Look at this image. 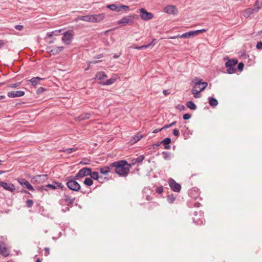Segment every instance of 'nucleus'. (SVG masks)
I'll use <instances>...</instances> for the list:
<instances>
[{
	"label": "nucleus",
	"instance_id": "1",
	"mask_svg": "<svg viewBox=\"0 0 262 262\" xmlns=\"http://www.w3.org/2000/svg\"><path fill=\"white\" fill-rule=\"evenodd\" d=\"M111 166L115 168L116 173L122 176H127L130 168V165L125 160H120L112 163Z\"/></svg>",
	"mask_w": 262,
	"mask_h": 262
},
{
	"label": "nucleus",
	"instance_id": "2",
	"mask_svg": "<svg viewBox=\"0 0 262 262\" xmlns=\"http://www.w3.org/2000/svg\"><path fill=\"white\" fill-rule=\"evenodd\" d=\"M193 82L194 85L191 90V92L194 95V97L195 98H199L200 95L199 94L206 89L208 83L206 82H202V79L197 77L193 79Z\"/></svg>",
	"mask_w": 262,
	"mask_h": 262
},
{
	"label": "nucleus",
	"instance_id": "3",
	"mask_svg": "<svg viewBox=\"0 0 262 262\" xmlns=\"http://www.w3.org/2000/svg\"><path fill=\"white\" fill-rule=\"evenodd\" d=\"M104 18V14L100 13L98 14L87 15L85 16L79 15L77 19L88 22L98 23L102 21Z\"/></svg>",
	"mask_w": 262,
	"mask_h": 262
},
{
	"label": "nucleus",
	"instance_id": "4",
	"mask_svg": "<svg viewBox=\"0 0 262 262\" xmlns=\"http://www.w3.org/2000/svg\"><path fill=\"white\" fill-rule=\"evenodd\" d=\"M78 179H75V176H71L67 178L66 185L68 188L74 191H79L80 190V184L75 181Z\"/></svg>",
	"mask_w": 262,
	"mask_h": 262
},
{
	"label": "nucleus",
	"instance_id": "5",
	"mask_svg": "<svg viewBox=\"0 0 262 262\" xmlns=\"http://www.w3.org/2000/svg\"><path fill=\"white\" fill-rule=\"evenodd\" d=\"M238 63L236 59H228L225 63V67L227 69V71L228 74H233L236 71L234 66Z\"/></svg>",
	"mask_w": 262,
	"mask_h": 262
},
{
	"label": "nucleus",
	"instance_id": "6",
	"mask_svg": "<svg viewBox=\"0 0 262 262\" xmlns=\"http://www.w3.org/2000/svg\"><path fill=\"white\" fill-rule=\"evenodd\" d=\"M91 172V168L84 167L81 168L75 176V179H79L88 176H90Z\"/></svg>",
	"mask_w": 262,
	"mask_h": 262
},
{
	"label": "nucleus",
	"instance_id": "7",
	"mask_svg": "<svg viewBox=\"0 0 262 262\" xmlns=\"http://www.w3.org/2000/svg\"><path fill=\"white\" fill-rule=\"evenodd\" d=\"M169 187L172 191L176 192H180L181 190V186L177 183L173 179L170 178L168 180Z\"/></svg>",
	"mask_w": 262,
	"mask_h": 262
},
{
	"label": "nucleus",
	"instance_id": "8",
	"mask_svg": "<svg viewBox=\"0 0 262 262\" xmlns=\"http://www.w3.org/2000/svg\"><path fill=\"white\" fill-rule=\"evenodd\" d=\"M73 38V35L72 33L67 31L63 33V36L61 40L66 45H70L71 43L72 40Z\"/></svg>",
	"mask_w": 262,
	"mask_h": 262
},
{
	"label": "nucleus",
	"instance_id": "9",
	"mask_svg": "<svg viewBox=\"0 0 262 262\" xmlns=\"http://www.w3.org/2000/svg\"><path fill=\"white\" fill-rule=\"evenodd\" d=\"M64 49L63 46L60 47H48L47 50L51 55H56L61 52Z\"/></svg>",
	"mask_w": 262,
	"mask_h": 262
},
{
	"label": "nucleus",
	"instance_id": "10",
	"mask_svg": "<svg viewBox=\"0 0 262 262\" xmlns=\"http://www.w3.org/2000/svg\"><path fill=\"white\" fill-rule=\"evenodd\" d=\"M140 17L144 20H148L153 18V14L148 12L145 9L141 8L140 10Z\"/></svg>",
	"mask_w": 262,
	"mask_h": 262
},
{
	"label": "nucleus",
	"instance_id": "11",
	"mask_svg": "<svg viewBox=\"0 0 262 262\" xmlns=\"http://www.w3.org/2000/svg\"><path fill=\"white\" fill-rule=\"evenodd\" d=\"M18 183L24 187L27 188L30 191H34V189L28 181L25 179L19 178L17 179Z\"/></svg>",
	"mask_w": 262,
	"mask_h": 262
},
{
	"label": "nucleus",
	"instance_id": "12",
	"mask_svg": "<svg viewBox=\"0 0 262 262\" xmlns=\"http://www.w3.org/2000/svg\"><path fill=\"white\" fill-rule=\"evenodd\" d=\"M261 8V6L257 7V9L249 8L245 9L243 12V15L246 18H248L250 15L254 12H257L259 9Z\"/></svg>",
	"mask_w": 262,
	"mask_h": 262
},
{
	"label": "nucleus",
	"instance_id": "13",
	"mask_svg": "<svg viewBox=\"0 0 262 262\" xmlns=\"http://www.w3.org/2000/svg\"><path fill=\"white\" fill-rule=\"evenodd\" d=\"M134 20L127 17H124L117 21V24L118 25H132L134 24Z\"/></svg>",
	"mask_w": 262,
	"mask_h": 262
},
{
	"label": "nucleus",
	"instance_id": "14",
	"mask_svg": "<svg viewBox=\"0 0 262 262\" xmlns=\"http://www.w3.org/2000/svg\"><path fill=\"white\" fill-rule=\"evenodd\" d=\"M24 95L25 92L22 91H11L7 93V96L10 98L21 97Z\"/></svg>",
	"mask_w": 262,
	"mask_h": 262
},
{
	"label": "nucleus",
	"instance_id": "15",
	"mask_svg": "<svg viewBox=\"0 0 262 262\" xmlns=\"http://www.w3.org/2000/svg\"><path fill=\"white\" fill-rule=\"evenodd\" d=\"M164 11L168 14H175L177 12V9L174 6H167L164 9Z\"/></svg>",
	"mask_w": 262,
	"mask_h": 262
},
{
	"label": "nucleus",
	"instance_id": "16",
	"mask_svg": "<svg viewBox=\"0 0 262 262\" xmlns=\"http://www.w3.org/2000/svg\"><path fill=\"white\" fill-rule=\"evenodd\" d=\"M45 79V78H40L39 77H33L28 81L31 83V85L34 87H35L37 85L40 84V81Z\"/></svg>",
	"mask_w": 262,
	"mask_h": 262
},
{
	"label": "nucleus",
	"instance_id": "17",
	"mask_svg": "<svg viewBox=\"0 0 262 262\" xmlns=\"http://www.w3.org/2000/svg\"><path fill=\"white\" fill-rule=\"evenodd\" d=\"M63 197V200L66 203H67V206L71 207L75 201V199L71 198L69 195L67 194H64Z\"/></svg>",
	"mask_w": 262,
	"mask_h": 262
},
{
	"label": "nucleus",
	"instance_id": "18",
	"mask_svg": "<svg viewBox=\"0 0 262 262\" xmlns=\"http://www.w3.org/2000/svg\"><path fill=\"white\" fill-rule=\"evenodd\" d=\"M156 39L154 38L152 40L151 42H150L149 43L146 45H143V46H137V47H135L134 48L136 49H137V50H143V49L148 48L151 46H152V47L156 45Z\"/></svg>",
	"mask_w": 262,
	"mask_h": 262
},
{
	"label": "nucleus",
	"instance_id": "19",
	"mask_svg": "<svg viewBox=\"0 0 262 262\" xmlns=\"http://www.w3.org/2000/svg\"><path fill=\"white\" fill-rule=\"evenodd\" d=\"M2 187L6 190L9 191L10 192H13L15 190V186L11 183H6L4 182L3 186H2Z\"/></svg>",
	"mask_w": 262,
	"mask_h": 262
},
{
	"label": "nucleus",
	"instance_id": "20",
	"mask_svg": "<svg viewBox=\"0 0 262 262\" xmlns=\"http://www.w3.org/2000/svg\"><path fill=\"white\" fill-rule=\"evenodd\" d=\"M189 194L190 197L193 198L194 199H196L200 196V193L198 190L196 188H193L191 189L189 191Z\"/></svg>",
	"mask_w": 262,
	"mask_h": 262
},
{
	"label": "nucleus",
	"instance_id": "21",
	"mask_svg": "<svg viewBox=\"0 0 262 262\" xmlns=\"http://www.w3.org/2000/svg\"><path fill=\"white\" fill-rule=\"evenodd\" d=\"M171 142V139L169 138H166L162 141L160 142V143L163 144L164 146V148L169 149L170 147L169 144Z\"/></svg>",
	"mask_w": 262,
	"mask_h": 262
},
{
	"label": "nucleus",
	"instance_id": "22",
	"mask_svg": "<svg viewBox=\"0 0 262 262\" xmlns=\"http://www.w3.org/2000/svg\"><path fill=\"white\" fill-rule=\"evenodd\" d=\"M91 117V114L88 113H83L82 114L80 115L79 116H78L75 118L76 120L78 121H82L88 119Z\"/></svg>",
	"mask_w": 262,
	"mask_h": 262
},
{
	"label": "nucleus",
	"instance_id": "23",
	"mask_svg": "<svg viewBox=\"0 0 262 262\" xmlns=\"http://www.w3.org/2000/svg\"><path fill=\"white\" fill-rule=\"evenodd\" d=\"M47 174L38 175L34 177V179L36 182L42 183L47 180Z\"/></svg>",
	"mask_w": 262,
	"mask_h": 262
},
{
	"label": "nucleus",
	"instance_id": "24",
	"mask_svg": "<svg viewBox=\"0 0 262 262\" xmlns=\"http://www.w3.org/2000/svg\"><path fill=\"white\" fill-rule=\"evenodd\" d=\"M144 158L145 157L144 155H140L137 158L132 159L129 165H130L131 166L132 165L136 164L137 163H140L142 162V161L144 159Z\"/></svg>",
	"mask_w": 262,
	"mask_h": 262
},
{
	"label": "nucleus",
	"instance_id": "25",
	"mask_svg": "<svg viewBox=\"0 0 262 262\" xmlns=\"http://www.w3.org/2000/svg\"><path fill=\"white\" fill-rule=\"evenodd\" d=\"M0 253L4 257H7L9 255V251L6 246L0 245Z\"/></svg>",
	"mask_w": 262,
	"mask_h": 262
},
{
	"label": "nucleus",
	"instance_id": "26",
	"mask_svg": "<svg viewBox=\"0 0 262 262\" xmlns=\"http://www.w3.org/2000/svg\"><path fill=\"white\" fill-rule=\"evenodd\" d=\"M107 77V75L104 72L101 71L97 73L94 77V79L102 80Z\"/></svg>",
	"mask_w": 262,
	"mask_h": 262
},
{
	"label": "nucleus",
	"instance_id": "27",
	"mask_svg": "<svg viewBox=\"0 0 262 262\" xmlns=\"http://www.w3.org/2000/svg\"><path fill=\"white\" fill-rule=\"evenodd\" d=\"M90 178L95 180L103 179V177L100 176L99 173L96 171H92L91 170V172H90Z\"/></svg>",
	"mask_w": 262,
	"mask_h": 262
},
{
	"label": "nucleus",
	"instance_id": "28",
	"mask_svg": "<svg viewBox=\"0 0 262 262\" xmlns=\"http://www.w3.org/2000/svg\"><path fill=\"white\" fill-rule=\"evenodd\" d=\"M111 164L109 166H104L100 169V172L103 174H106L111 171Z\"/></svg>",
	"mask_w": 262,
	"mask_h": 262
},
{
	"label": "nucleus",
	"instance_id": "29",
	"mask_svg": "<svg viewBox=\"0 0 262 262\" xmlns=\"http://www.w3.org/2000/svg\"><path fill=\"white\" fill-rule=\"evenodd\" d=\"M208 99L210 106L215 107L218 104V101L215 98L213 97H209Z\"/></svg>",
	"mask_w": 262,
	"mask_h": 262
},
{
	"label": "nucleus",
	"instance_id": "30",
	"mask_svg": "<svg viewBox=\"0 0 262 262\" xmlns=\"http://www.w3.org/2000/svg\"><path fill=\"white\" fill-rule=\"evenodd\" d=\"M83 183L87 186H91L93 184V181L91 178H86L84 180Z\"/></svg>",
	"mask_w": 262,
	"mask_h": 262
},
{
	"label": "nucleus",
	"instance_id": "31",
	"mask_svg": "<svg viewBox=\"0 0 262 262\" xmlns=\"http://www.w3.org/2000/svg\"><path fill=\"white\" fill-rule=\"evenodd\" d=\"M186 106L191 110H195L196 109V105L192 101H188L186 103Z\"/></svg>",
	"mask_w": 262,
	"mask_h": 262
},
{
	"label": "nucleus",
	"instance_id": "32",
	"mask_svg": "<svg viewBox=\"0 0 262 262\" xmlns=\"http://www.w3.org/2000/svg\"><path fill=\"white\" fill-rule=\"evenodd\" d=\"M115 81H116V79L112 78H110V79L107 80L105 82H101V84H102L104 85H111V84L114 83L115 82Z\"/></svg>",
	"mask_w": 262,
	"mask_h": 262
},
{
	"label": "nucleus",
	"instance_id": "33",
	"mask_svg": "<svg viewBox=\"0 0 262 262\" xmlns=\"http://www.w3.org/2000/svg\"><path fill=\"white\" fill-rule=\"evenodd\" d=\"M176 200V197L173 194L167 195V200L169 203H172Z\"/></svg>",
	"mask_w": 262,
	"mask_h": 262
},
{
	"label": "nucleus",
	"instance_id": "34",
	"mask_svg": "<svg viewBox=\"0 0 262 262\" xmlns=\"http://www.w3.org/2000/svg\"><path fill=\"white\" fill-rule=\"evenodd\" d=\"M200 204L198 202H193V201H190L189 202V207H199Z\"/></svg>",
	"mask_w": 262,
	"mask_h": 262
},
{
	"label": "nucleus",
	"instance_id": "35",
	"mask_svg": "<svg viewBox=\"0 0 262 262\" xmlns=\"http://www.w3.org/2000/svg\"><path fill=\"white\" fill-rule=\"evenodd\" d=\"M162 154L163 156V158L165 160H168L170 158V152L168 151H163Z\"/></svg>",
	"mask_w": 262,
	"mask_h": 262
},
{
	"label": "nucleus",
	"instance_id": "36",
	"mask_svg": "<svg viewBox=\"0 0 262 262\" xmlns=\"http://www.w3.org/2000/svg\"><path fill=\"white\" fill-rule=\"evenodd\" d=\"M76 150L77 148H69L66 149L65 150H63V151L69 154L72 153V152L75 151Z\"/></svg>",
	"mask_w": 262,
	"mask_h": 262
},
{
	"label": "nucleus",
	"instance_id": "37",
	"mask_svg": "<svg viewBox=\"0 0 262 262\" xmlns=\"http://www.w3.org/2000/svg\"><path fill=\"white\" fill-rule=\"evenodd\" d=\"M163 187L162 186L157 187L156 188V192L158 194H161L163 192Z\"/></svg>",
	"mask_w": 262,
	"mask_h": 262
},
{
	"label": "nucleus",
	"instance_id": "38",
	"mask_svg": "<svg viewBox=\"0 0 262 262\" xmlns=\"http://www.w3.org/2000/svg\"><path fill=\"white\" fill-rule=\"evenodd\" d=\"M46 187H47V190H48V188H50V189H57V186L54 183V182H53V184H47V185H46Z\"/></svg>",
	"mask_w": 262,
	"mask_h": 262
},
{
	"label": "nucleus",
	"instance_id": "39",
	"mask_svg": "<svg viewBox=\"0 0 262 262\" xmlns=\"http://www.w3.org/2000/svg\"><path fill=\"white\" fill-rule=\"evenodd\" d=\"M20 84H21V82H16L15 83H14V84H9L8 85V87L11 88H15L18 87Z\"/></svg>",
	"mask_w": 262,
	"mask_h": 262
},
{
	"label": "nucleus",
	"instance_id": "40",
	"mask_svg": "<svg viewBox=\"0 0 262 262\" xmlns=\"http://www.w3.org/2000/svg\"><path fill=\"white\" fill-rule=\"evenodd\" d=\"M26 205L28 207H31L33 205V201L32 200L28 199L26 201Z\"/></svg>",
	"mask_w": 262,
	"mask_h": 262
},
{
	"label": "nucleus",
	"instance_id": "41",
	"mask_svg": "<svg viewBox=\"0 0 262 262\" xmlns=\"http://www.w3.org/2000/svg\"><path fill=\"white\" fill-rule=\"evenodd\" d=\"M46 91V89L43 88V87H40L39 88L37 91H36V93L37 94H41L43 92H44L45 91Z\"/></svg>",
	"mask_w": 262,
	"mask_h": 262
},
{
	"label": "nucleus",
	"instance_id": "42",
	"mask_svg": "<svg viewBox=\"0 0 262 262\" xmlns=\"http://www.w3.org/2000/svg\"><path fill=\"white\" fill-rule=\"evenodd\" d=\"M54 183L55 184V185L57 186V188H59L61 189H62L63 188V185L61 183L57 182H54Z\"/></svg>",
	"mask_w": 262,
	"mask_h": 262
},
{
	"label": "nucleus",
	"instance_id": "43",
	"mask_svg": "<svg viewBox=\"0 0 262 262\" xmlns=\"http://www.w3.org/2000/svg\"><path fill=\"white\" fill-rule=\"evenodd\" d=\"M244 67V64L243 62H240L238 63L237 66V69L240 71H242L243 70Z\"/></svg>",
	"mask_w": 262,
	"mask_h": 262
},
{
	"label": "nucleus",
	"instance_id": "44",
	"mask_svg": "<svg viewBox=\"0 0 262 262\" xmlns=\"http://www.w3.org/2000/svg\"><path fill=\"white\" fill-rule=\"evenodd\" d=\"M191 117V115L189 114H185L183 116V118L184 120H188Z\"/></svg>",
	"mask_w": 262,
	"mask_h": 262
},
{
	"label": "nucleus",
	"instance_id": "45",
	"mask_svg": "<svg viewBox=\"0 0 262 262\" xmlns=\"http://www.w3.org/2000/svg\"><path fill=\"white\" fill-rule=\"evenodd\" d=\"M173 134L174 136H175L177 137H178L180 135L179 130V129L175 128L173 129Z\"/></svg>",
	"mask_w": 262,
	"mask_h": 262
},
{
	"label": "nucleus",
	"instance_id": "46",
	"mask_svg": "<svg viewBox=\"0 0 262 262\" xmlns=\"http://www.w3.org/2000/svg\"><path fill=\"white\" fill-rule=\"evenodd\" d=\"M116 6L117 5H115V4H112V5H110L107 6V8H108L109 9H110L111 10H113V11H115L116 9Z\"/></svg>",
	"mask_w": 262,
	"mask_h": 262
},
{
	"label": "nucleus",
	"instance_id": "47",
	"mask_svg": "<svg viewBox=\"0 0 262 262\" xmlns=\"http://www.w3.org/2000/svg\"><path fill=\"white\" fill-rule=\"evenodd\" d=\"M179 38H189L188 32L184 33L182 35H179Z\"/></svg>",
	"mask_w": 262,
	"mask_h": 262
},
{
	"label": "nucleus",
	"instance_id": "48",
	"mask_svg": "<svg viewBox=\"0 0 262 262\" xmlns=\"http://www.w3.org/2000/svg\"><path fill=\"white\" fill-rule=\"evenodd\" d=\"M188 34L189 35V38L191 36H194L196 35L195 31H191L188 32Z\"/></svg>",
	"mask_w": 262,
	"mask_h": 262
},
{
	"label": "nucleus",
	"instance_id": "49",
	"mask_svg": "<svg viewBox=\"0 0 262 262\" xmlns=\"http://www.w3.org/2000/svg\"><path fill=\"white\" fill-rule=\"evenodd\" d=\"M256 48L258 50H262V42L259 41L256 44Z\"/></svg>",
	"mask_w": 262,
	"mask_h": 262
},
{
	"label": "nucleus",
	"instance_id": "50",
	"mask_svg": "<svg viewBox=\"0 0 262 262\" xmlns=\"http://www.w3.org/2000/svg\"><path fill=\"white\" fill-rule=\"evenodd\" d=\"M23 25H16L14 27V28L17 30L21 31L23 29Z\"/></svg>",
	"mask_w": 262,
	"mask_h": 262
},
{
	"label": "nucleus",
	"instance_id": "51",
	"mask_svg": "<svg viewBox=\"0 0 262 262\" xmlns=\"http://www.w3.org/2000/svg\"><path fill=\"white\" fill-rule=\"evenodd\" d=\"M122 11H127L129 9V7L127 6L122 5Z\"/></svg>",
	"mask_w": 262,
	"mask_h": 262
},
{
	"label": "nucleus",
	"instance_id": "52",
	"mask_svg": "<svg viewBox=\"0 0 262 262\" xmlns=\"http://www.w3.org/2000/svg\"><path fill=\"white\" fill-rule=\"evenodd\" d=\"M61 31H62V30L60 29V30H55V31H53V32L54 33V35H55V36L59 35Z\"/></svg>",
	"mask_w": 262,
	"mask_h": 262
},
{
	"label": "nucleus",
	"instance_id": "53",
	"mask_svg": "<svg viewBox=\"0 0 262 262\" xmlns=\"http://www.w3.org/2000/svg\"><path fill=\"white\" fill-rule=\"evenodd\" d=\"M50 254V249L48 247L45 248V255L48 256Z\"/></svg>",
	"mask_w": 262,
	"mask_h": 262
},
{
	"label": "nucleus",
	"instance_id": "54",
	"mask_svg": "<svg viewBox=\"0 0 262 262\" xmlns=\"http://www.w3.org/2000/svg\"><path fill=\"white\" fill-rule=\"evenodd\" d=\"M38 189L41 191H42L43 190L47 191L46 185L38 187Z\"/></svg>",
	"mask_w": 262,
	"mask_h": 262
},
{
	"label": "nucleus",
	"instance_id": "55",
	"mask_svg": "<svg viewBox=\"0 0 262 262\" xmlns=\"http://www.w3.org/2000/svg\"><path fill=\"white\" fill-rule=\"evenodd\" d=\"M116 10L115 11L116 12H120V11H122V5H119V6H116Z\"/></svg>",
	"mask_w": 262,
	"mask_h": 262
},
{
	"label": "nucleus",
	"instance_id": "56",
	"mask_svg": "<svg viewBox=\"0 0 262 262\" xmlns=\"http://www.w3.org/2000/svg\"><path fill=\"white\" fill-rule=\"evenodd\" d=\"M206 30L205 29H201V30H195L196 35H198L200 33L205 32H206Z\"/></svg>",
	"mask_w": 262,
	"mask_h": 262
},
{
	"label": "nucleus",
	"instance_id": "57",
	"mask_svg": "<svg viewBox=\"0 0 262 262\" xmlns=\"http://www.w3.org/2000/svg\"><path fill=\"white\" fill-rule=\"evenodd\" d=\"M5 44V41L3 40L0 39V49L2 48Z\"/></svg>",
	"mask_w": 262,
	"mask_h": 262
},
{
	"label": "nucleus",
	"instance_id": "58",
	"mask_svg": "<svg viewBox=\"0 0 262 262\" xmlns=\"http://www.w3.org/2000/svg\"><path fill=\"white\" fill-rule=\"evenodd\" d=\"M161 144V143H160V142H157V143L154 144L152 145V148L154 149V148H155V147H157L159 146Z\"/></svg>",
	"mask_w": 262,
	"mask_h": 262
},
{
	"label": "nucleus",
	"instance_id": "59",
	"mask_svg": "<svg viewBox=\"0 0 262 262\" xmlns=\"http://www.w3.org/2000/svg\"><path fill=\"white\" fill-rule=\"evenodd\" d=\"M177 107L180 111L184 110L185 109V106L183 105H179Z\"/></svg>",
	"mask_w": 262,
	"mask_h": 262
},
{
	"label": "nucleus",
	"instance_id": "60",
	"mask_svg": "<svg viewBox=\"0 0 262 262\" xmlns=\"http://www.w3.org/2000/svg\"><path fill=\"white\" fill-rule=\"evenodd\" d=\"M54 35V33L52 32H48L47 34V37L50 38Z\"/></svg>",
	"mask_w": 262,
	"mask_h": 262
},
{
	"label": "nucleus",
	"instance_id": "61",
	"mask_svg": "<svg viewBox=\"0 0 262 262\" xmlns=\"http://www.w3.org/2000/svg\"><path fill=\"white\" fill-rule=\"evenodd\" d=\"M107 179L106 178H103V179H99L97 180L99 183H103L105 180H107Z\"/></svg>",
	"mask_w": 262,
	"mask_h": 262
},
{
	"label": "nucleus",
	"instance_id": "62",
	"mask_svg": "<svg viewBox=\"0 0 262 262\" xmlns=\"http://www.w3.org/2000/svg\"><path fill=\"white\" fill-rule=\"evenodd\" d=\"M142 138V135H137V136H136V137L135 138V139H137V140L138 141V140H140Z\"/></svg>",
	"mask_w": 262,
	"mask_h": 262
},
{
	"label": "nucleus",
	"instance_id": "63",
	"mask_svg": "<svg viewBox=\"0 0 262 262\" xmlns=\"http://www.w3.org/2000/svg\"><path fill=\"white\" fill-rule=\"evenodd\" d=\"M162 130V128H161L156 129H155V130L153 131V132H152V133H155V134H156V133H159V132H161Z\"/></svg>",
	"mask_w": 262,
	"mask_h": 262
},
{
	"label": "nucleus",
	"instance_id": "64",
	"mask_svg": "<svg viewBox=\"0 0 262 262\" xmlns=\"http://www.w3.org/2000/svg\"><path fill=\"white\" fill-rule=\"evenodd\" d=\"M171 127V126H170V124H166V125H164V126L162 128V130H163V129H167V128H169V127Z\"/></svg>",
	"mask_w": 262,
	"mask_h": 262
}]
</instances>
